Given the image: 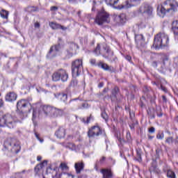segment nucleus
Returning a JSON list of instances; mask_svg holds the SVG:
<instances>
[{"label": "nucleus", "instance_id": "f257e3e1", "mask_svg": "<svg viewBox=\"0 0 178 178\" xmlns=\"http://www.w3.org/2000/svg\"><path fill=\"white\" fill-rule=\"evenodd\" d=\"M178 11V1L176 0H165L161 7L157 8V15L160 17H165L166 13L173 15Z\"/></svg>", "mask_w": 178, "mask_h": 178}, {"label": "nucleus", "instance_id": "f03ea898", "mask_svg": "<svg viewBox=\"0 0 178 178\" xmlns=\"http://www.w3.org/2000/svg\"><path fill=\"white\" fill-rule=\"evenodd\" d=\"M169 45V35L165 32H160L154 36L153 47L156 49L165 48Z\"/></svg>", "mask_w": 178, "mask_h": 178}, {"label": "nucleus", "instance_id": "7ed1b4c3", "mask_svg": "<svg viewBox=\"0 0 178 178\" xmlns=\"http://www.w3.org/2000/svg\"><path fill=\"white\" fill-rule=\"evenodd\" d=\"M94 52L96 56H99V55H102L103 58H105L106 59H109L110 60H115V58H113V51H112V50H111V48H109V47H108L106 44H103L102 50L99 44H97Z\"/></svg>", "mask_w": 178, "mask_h": 178}, {"label": "nucleus", "instance_id": "20e7f679", "mask_svg": "<svg viewBox=\"0 0 178 178\" xmlns=\"http://www.w3.org/2000/svg\"><path fill=\"white\" fill-rule=\"evenodd\" d=\"M42 109L46 116L53 119H56V118H60L63 115V110L52 106L44 105L42 107Z\"/></svg>", "mask_w": 178, "mask_h": 178}, {"label": "nucleus", "instance_id": "39448f33", "mask_svg": "<svg viewBox=\"0 0 178 178\" xmlns=\"http://www.w3.org/2000/svg\"><path fill=\"white\" fill-rule=\"evenodd\" d=\"M17 120L10 114H5L0 117V127H8V129H15Z\"/></svg>", "mask_w": 178, "mask_h": 178}, {"label": "nucleus", "instance_id": "423d86ee", "mask_svg": "<svg viewBox=\"0 0 178 178\" xmlns=\"http://www.w3.org/2000/svg\"><path fill=\"white\" fill-rule=\"evenodd\" d=\"M4 148L8 149V151H12L13 152H16V154H17L19 149H20V145L16 139L10 138L4 143Z\"/></svg>", "mask_w": 178, "mask_h": 178}, {"label": "nucleus", "instance_id": "0eeeda50", "mask_svg": "<svg viewBox=\"0 0 178 178\" xmlns=\"http://www.w3.org/2000/svg\"><path fill=\"white\" fill-rule=\"evenodd\" d=\"M95 22L99 26H102L105 23H111V17L108 13L102 10L97 13Z\"/></svg>", "mask_w": 178, "mask_h": 178}, {"label": "nucleus", "instance_id": "6e6552de", "mask_svg": "<svg viewBox=\"0 0 178 178\" xmlns=\"http://www.w3.org/2000/svg\"><path fill=\"white\" fill-rule=\"evenodd\" d=\"M83 70V59H76L72 63V73L73 77L80 76Z\"/></svg>", "mask_w": 178, "mask_h": 178}, {"label": "nucleus", "instance_id": "1a4fd4ad", "mask_svg": "<svg viewBox=\"0 0 178 178\" xmlns=\"http://www.w3.org/2000/svg\"><path fill=\"white\" fill-rule=\"evenodd\" d=\"M67 79H69V74L63 69H60L52 74L53 81H59L61 79L62 81L65 82L67 81Z\"/></svg>", "mask_w": 178, "mask_h": 178}, {"label": "nucleus", "instance_id": "9d476101", "mask_svg": "<svg viewBox=\"0 0 178 178\" xmlns=\"http://www.w3.org/2000/svg\"><path fill=\"white\" fill-rule=\"evenodd\" d=\"M168 60H169L168 56H166V54H161L160 56V60L159 62L153 61L152 65L153 67H159L161 70H165V69H166V63Z\"/></svg>", "mask_w": 178, "mask_h": 178}, {"label": "nucleus", "instance_id": "9b49d317", "mask_svg": "<svg viewBox=\"0 0 178 178\" xmlns=\"http://www.w3.org/2000/svg\"><path fill=\"white\" fill-rule=\"evenodd\" d=\"M26 106H31V104L29 102V101L26 99H21L17 102V111L19 113V115L21 116V119H24L23 117V109L26 108Z\"/></svg>", "mask_w": 178, "mask_h": 178}, {"label": "nucleus", "instance_id": "f8f14e48", "mask_svg": "<svg viewBox=\"0 0 178 178\" xmlns=\"http://www.w3.org/2000/svg\"><path fill=\"white\" fill-rule=\"evenodd\" d=\"M102 134V129L98 126L92 127L88 131V136L90 138H93L94 137H98Z\"/></svg>", "mask_w": 178, "mask_h": 178}, {"label": "nucleus", "instance_id": "ddd939ff", "mask_svg": "<svg viewBox=\"0 0 178 178\" xmlns=\"http://www.w3.org/2000/svg\"><path fill=\"white\" fill-rule=\"evenodd\" d=\"M141 3V0H126L122 4L120 9H129L132 6H137Z\"/></svg>", "mask_w": 178, "mask_h": 178}, {"label": "nucleus", "instance_id": "4468645a", "mask_svg": "<svg viewBox=\"0 0 178 178\" xmlns=\"http://www.w3.org/2000/svg\"><path fill=\"white\" fill-rule=\"evenodd\" d=\"M59 51H60V44H58L57 45L52 46L50 48L49 53L47 54V56L49 59L52 58H55L59 54Z\"/></svg>", "mask_w": 178, "mask_h": 178}, {"label": "nucleus", "instance_id": "2eb2a0df", "mask_svg": "<svg viewBox=\"0 0 178 178\" xmlns=\"http://www.w3.org/2000/svg\"><path fill=\"white\" fill-rule=\"evenodd\" d=\"M76 49H79V45L76 43H70L69 44V49H67L66 58L70 59L74 54H76Z\"/></svg>", "mask_w": 178, "mask_h": 178}, {"label": "nucleus", "instance_id": "dca6fc26", "mask_svg": "<svg viewBox=\"0 0 178 178\" xmlns=\"http://www.w3.org/2000/svg\"><path fill=\"white\" fill-rule=\"evenodd\" d=\"M153 10L154 8L149 4H143L140 6L139 9L140 13H145V15H148L149 17H151L152 16Z\"/></svg>", "mask_w": 178, "mask_h": 178}, {"label": "nucleus", "instance_id": "f3484780", "mask_svg": "<svg viewBox=\"0 0 178 178\" xmlns=\"http://www.w3.org/2000/svg\"><path fill=\"white\" fill-rule=\"evenodd\" d=\"M47 165H48V161L47 160H44L42 161V163L38 164L35 167V175H40V173H41V171L42 170V168H45Z\"/></svg>", "mask_w": 178, "mask_h": 178}, {"label": "nucleus", "instance_id": "a211bd4d", "mask_svg": "<svg viewBox=\"0 0 178 178\" xmlns=\"http://www.w3.org/2000/svg\"><path fill=\"white\" fill-rule=\"evenodd\" d=\"M17 99V95L13 92H10L6 94L5 97V99L7 102H13V101H16Z\"/></svg>", "mask_w": 178, "mask_h": 178}, {"label": "nucleus", "instance_id": "6ab92c4d", "mask_svg": "<svg viewBox=\"0 0 178 178\" xmlns=\"http://www.w3.org/2000/svg\"><path fill=\"white\" fill-rule=\"evenodd\" d=\"M115 20L118 24H124L127 20L126 14L122 13L119 15H116L115 17Z\"/></svg>", "mask_w": 178, "mask_h": 178}, {"label": "nucleus", "instance_id": "aec40b11", "mask_svg": "<svg viewBox=\"0 0 178 178\" xmlns=\"http://www.w3.org/2000/svg\"><path fill=\"white\" fill-rule=\"evenodd\" d=\"M135 41L138 45H140V47H144L145 45V38H144V35H136L135 36Z\"/></svg>", "mask_w": 178, "mask_h": 178}, {"label": "nucleus", "instance_id": "412c9836", "mask_svg": "<svg viewBox=\"0 0 178 178\" xmlns=\"http://www.w3.org/2000/svg\"><path fill=\"white\" fill-rule=\"evenodd\" d=\"M49 26L53 30H58V29H61V30H63V31L67 30V27L63 26L56 22H50Z\"/></svg>", "mask_w": 178, "mask_h": 178}, {"label": "nucleus", "instance_id": "4be33fe9", "mask_svg": "<svg viewBox=\"0 0 178 178\" xmlns=\"http://www.w3.org/2000/svg\"><path fill=\"white\" fill-rule=\"evenodd\" d=\"M149 172L150 173H156V175H159L161 173V170L158 168V166L156 165V162H153L152 163V165L149 168Z\"/></svg>", "mask_w": 178, "mask_h": 178}, {"label": "nucleus", "instance_id": "5701e85b", "mask_svg": "<svg viewBox=\"0 0 178 178\" xmlns=\"http://www.w3.org/2000/svg\"><path fill=\"white\" fill-rule=\"evenodd\" d=\"M74 168L77 174L81 173V170H84V163L83 161L76 163Z\"/></svg>", "mask_w": 178, "mask_h": 178}, {"label": "nucleus", "instance_id": "b1692460", "mask_svg": "<svg viewBox=\"0 0 178 178\" xmlns=\"http://www.w3.org/2000/svg\"><path fill=\"white\" fill-rule=\"evenodd\" d=\"M118 94H119V88H118V86H115L113 90H112V95H111V98L113 101H118L120 102V100H119L118 99V97L116 95H118Z\"/></svg>", "mask_w": 178, "mask_h": 178}, {"label": "nucleus", "instance_id": "393cba45", "mask_svg": "<svg viewBox=\"0 0 178 178\" xmlns=\"http://www.w3.org/2000/svg\"><path fill=\"white\" fill-rule=\"evenodd\" d=\"M55 134L58 138H63L65 137V130L64 128L60 127L56 131Z\"/></svg>", "mask_w": 178, "mask_h": 178}, {"label": "nucleus", "instance_id": "a878e982", "mask_svg": "<svg viewBox=\"0 0 178 178\" xmlns=\"http://www.w3.org/2000/svg\"><path fill=\"white\" fill-rule=\"evenodd\" d=\"M56 98L60 99L63 102H66L67 101V95L65 93H58L55 95Z\"/></svg>", "mask_w": 178, "mask_h": 178}, {"label": "nucleus", "instance_id": "bb28decb", "mask_svg": "<svg viewBox=\"0 0 178 178\" xmlns=\"http://www.w3.org/2000/svg\"><path fill=\"white\" fill-rule=\"evenodd\" d=\"M98 67H101L103 70H111V67L106 63H103L102 62H99L97 63Z\"/></svg>", "mask_w": 178, "mask_h": 178}, {"label": "nucleus", "instance_id": "cd10ccee", "mask_svg": "<svg viewBox=\"0 0 178 178\" xmlns=\"http://www.w3.org/2000/svg\"><path fill=\"white\" fill-rule=\"evenodd\" d=\"M167 173V177L168 178H176V174L172 170H163Z\"/></svg>", "mask_w": 178, "mask_h": 178}, {"label": "nucleus", "instance_id": "c85d7f7f", "mask_svg": "<svg viewBox=\"0 0 178 178\" xmlns=\"http://www.w3.org/2000/svg\"><path fill=\"white\" fill-rule=\"evenodd\" d=\"M26 12H29V13H33L34 12H38V8L35 6H29L26 9Z\"/></svg>", "mask_w": 178, "mask_h": 178}, {"label": "nucleus", "instance_id": "c756f323", "mask_svg": "<svg viewBox=\"0 0 178 178\" xmlns=\"http://www.w3.org/2000/svg\"><path fill=\"white\" fill-rule=\"evenodd\" d=\"M69 177L74 178V175L70 174V173H66V172L61 173L60 175V178H69Z\"/></svg>", "mask_w": 178, "mask_h": 178}, {"label": "nucleus", "instance_id": "7c9ffc66", "mask_svg": "<svg viewBox=\"0 0 178 178\" xmlns=\"http://www.w3.org/2000/svg\"><path fill=\"white\" fill-rule=\"evenodd\" d=\"M1 17L3 19H8V16L9 15V13L5 10H2L0 13Z\"/></svg>", "mask_w": 178, "mask_h": 178}, {"label": "nucleus", "instance_id": "2f4dec72", "mask_svg": "<svg viewBox=\"0 0 178 178\" xmlns=\"http://www.w3.org/2000/svg\"><path fill=\"white\" fill-rule=\"evenodd\" d=\"M119 0H105L106 3L110 5L111 6H113V5H116Z\"/></svg>", "mask_w": 178, "mask_h": 178}, {"label": "nucleus", "instance_id": "473e14b6", "mask_svg": "<svg viewBox=\"0 0 178 178\" xmlns=\"http://www.w3.org/2000/svg\"><path fill=\"white\" fill-rule=\"evenodd\" d=\"M156 112L159 118H162L163 113H162V108H161V107H157L156 108Z\"/></svg>", "mask_w": 178, "mask_h": 178}, {"label": "nucleus", "instance_id": "72a5a7b5", "mask_svg": "<svg viewBox=\"0 0 178 178\" xmlns=\"http://www.w3.org/2000/svg\"><path fill=\"white\" fill-rule=\"evenodd\" d=\"M102 118H103L106 122H108V119H109V116L106 111L102 113Z\"/></svg>", "mask_w": 178, "mask_h": 178}, {"label": "nucleus", "instance_id": "f704fd0d", "mask_svg": "<svg viewBox=\"0 0 178 178\" xmlns=\"http://www.w3.org/2000/svg\"><path fill=\"white\" fill-rule=\"evenodd\" d=\"M67 147L70 148V149H72V151L76 149V145L72 143H68Z\"/></svg>", "mask_w": 178, "mask_h": 178}, {"label": "nucleus", "instance_id": "c9c22d12", "mask_svg": "<svg viewBox=\"0 0 178 178\" xmlns=\"http://www.w3.org/2000/svg\"><path fill=\"white\" fill-rule=\"evenodd\" d=\"M165 143H167V144H173V137L172 136H170V137H168L165 140Z\"/></svg>", "mask_w": 178, "mask_h": 178}, {"label": "nucleus", "instance_id": "e433bc0d", "mask_svg": "<svg viewBox=\"0 0 178 178\" xmlns=\"http://www.w3.org/2000/svg\"><path fill=\"white\" fill-rule=\"evenodd\" d=\"M163 137H165V134H163V132L162 133L159 132L156 135V138H158V140H163Z\"/></svg>", "mask_w": 178, "mask_h": 178}, {"label": "nucleus", "instance_id": "4c0bfd02", "mask_svg": "<svg viewBox=\"0 0 178 178\" xmlns=\"http://www.w3.org/2000/svg\"><path fill=\"white\" fill-rule=\"evenodd\" d=\"M97 60L94 58H92L90 60V63L92 65V66H98V64H97Z\"/></svg>", "mask_w": 178, "mask_h": 178}, {"label": "nucleus", "instance_id": "58836bf2", "mask_svg": "<svg viewBox=\"0 0 178 178\" xmlns=\"http://www.w3.org/2000/svg\"><path fill=\"white\" fill-rule=\"evenodd\" d=\"M60 168L63 169V170H65V169H67V165H66V163H61L60 165Z\"/></svg>", "mask_w": 178, "mask_h": 178}, {"label": "nucleus", "instance_id": "ea45409f", "mask_svg": "<svg viewBox=\"0 0 178 178\" xmlns=\"http://www.w3.org/2000/svg\"><path fill=\"white\" fill-rule=\"evenodd\" d=\"M35 136L37 140H38L41 143H44V139H40V134H38L37 132H35Z\"/></svg>", "mask_w": 178, "mask_h": 178}, {"label": "nucleus", "instance_id": "a19ab883", "mask_svg": "<svg viewBox=\"0 0 178 178\" xmlns=\"http://www.w3.org/2000/svg\"><path fill=\"white\" fill-rule=\"evenodd\" d=\"M91 119H92V115H90V117L87 118L86 121L85 119H83V122H84V123L88 124V123H90V120H91Z\"/></svg>", "mask_w": 178, "mask_h": 178}, {"label": "nucleus", "instance_id": "79ce46f5", "mask_svg": "<svg viewBox=\"0 0 178 178\" xmlns=\"http://www.w3.org/2000/svg\"><path fill=\"white\" fill-rule=\"evenodd\" d=\"M137 156H138V162H141V152L137 151Z\"/></svg>", "mask_w": 178, "mask_h": 178}, {"label": "nucleus", "instance_id": "37998d69", "mask_svg": "<svg viewBox=\"0 0 178 178\" xmlns=\"http://www.w3.org/2000/svg\"><path fill=\"white\" fill-rule=\"evenodd\" d=\"M76 85H77V80H73V81H72L71 83H70V86H71L72 87H74V86H76Z\"/></svg>", "mask_w": 178, "mask_h": 178}, {"label": "nucleus", "instance_id": "c03bdc74", "mask_svg": "<svg viewBox=\"0 0 178 178\" xmlns=\"http://www.w3.org/2000/svg\"><path fill=\"white\" fill-rule=\"evenodd\" d=\"M149 133H150V134H154V133H155V128L154 127H150L149 129Z\"/></svg>", "mask_w": 178, "mask_h": 178}, {"label": "nucleus", "instance_id": "a18cd8bd", "mask_svg": "<svg viewBox=\"0 0 178 178\" xmlns=\"http://www.w3.org/2000/svg\"><path fill=\"white\" fill-rule=\"evenodd\" d=\"M34 26H35V29H40V22H35L34 24Z\"/></svg>", "mask_w": 178, "mask_h": 178}, {"label": "nucleus", "instance_id": "49530a36", "mask_svg": "<svg viewBox=\"0 0 178 178\" xmlns=\"http://www.w3.org/2000/svg\"><path fill=\"white\" fill-rule=\"evenodd\" d=\"M125 59H127V60H128L129 62H131V56H126Z\"/></svg>", "mask_w": 178, "mask_h": 178}, {"label": "nucleus", "instance_id": "de8ad7c7", "mask_svg": "<svg viewBox=\"0 0 178 178\" xmlns=\"http://www.w3.org/2000/svg\"><path fill=\"white\" fill-rule=\"evenodd\" d=\"M51 10L56 11V10H58V7H56V6H51Z\"/></svg>", "mask_w": 178, "mask_h": 178}, {"label": "nucleus", "instance_id": "09e8293b", "mask_svg": "<svg viewBox=\"0 0 178 178\" xmlns=\"http://www.w3.org/2000/svg\"><path fill=\"white\" fill-rule=\"evenodd\" d=\"M2 106H3V100L0 99V108H2Z\"/></svg>", "mask_w": 178, "mask_h": 178}, {"label": "nucleus", "instance_id": "8fccbe9b", "mask_svg": "<svg viewBox=\"0 0 178 178\" xmlns=\"http://www.w3.org/2000/svg\"><path fill=\"white\" fill-rule=\"evenodd\" d=\"M162 99H163V102H167L168 99H166V96L163 95Z\"/></svg>", "mask_w": 178, "mask_h": 178}, {"label": "nucleus", "instance_id": "3c124183", "mask_svg": "<svg viewBox=\"0 0 178 178\" xmlns=\"http://www.w3.org/2000/svg\"><path fill=\"white\" fill-rule=\"evenodd\" d=\"M36 113L35 111H33V118H32V120L34 121V119L36 118Z\"/></svg>", "mask_w": 178, "mask_h": 178}, {"label": "nucleus", "instance_id": "603ef678", "mask_svg": "<svg viewBox=\"0 0 178 178\" xmlns=\"http://www.w3.org/2000/svg\"><path fill=\"white\" fill-rule=\"evenodd\" d=\"M127 138L128 140H130V138H131L130 132L127 133Z\"/></svg>", "mask_w": 178, "mask_h": 178}, {"label": "nucleus", "instance_id": "864d4df0", "mask_svg": "<svg viewBox=\"0 0 178 178\" xmlns=\"http://www.w3.org/2000/svg\"><path fill=\"white\" fill-rule=\"evenodd\" d=\"M98 87H99V88L104 87V83L102 82V83H99Z\"/></svg>", "mask_w": 178, "mask_h": 178}, {"label": "nucleus", "instance_id": "5fc2aeb1", "mask_svg": "<svg viewBox=\"0 0 178 178\" xmlns=\"http://www.w3.org/2000/svg\"><path fill=\"white\" fill-rule=\"evenodd\" d=\"M70 3H74L77 0H67Z\"/></svg>", "mask_w": 178, "mask_h": 178}, {"label": "nucleus", "instance_id": "6e6d98bb", "mask_svg": "<svg viewBox=\"0 0 178 178\" xmlns=\"http://www.w3.org/2000/svg\"><path fill=\"white\" fill-rule=\"evenodd\" d=\"M41 159H42V157H41V156H38L37 157V161H41Z\"/></svg>", "mask_w": 178, "mask_h": 178}, {"label": "nucleus", "instance_id": "4d7b16f0", "mask_svg": "<svg viewBox=\"0 0 178 178\" xmlns=\"http://www.w3.org/2000/svg\"><path fill=\"white\" fill-rule=\"evenodd\" d=\"M87 106H88V104H82V108H87Z\"/></svg>", "mask_w": 178, "mask_h": 178}, {"label": "nucleus", "instance_id": "13d9d810", "mask_svg": "<svg viewBox=\"0 0 178 178\" xmlns=\"http://www.w3.org/2000/svg\"><path fill=\"white\" fill-rule=\"evenodd\" d=\"M129 127L131 130H134V125L132 124V125H129Z\"/></svg>", "mask_w": 178, "mask_h": 178}, {"label": "nucleus", "instance_id": "bf43d9fd", "mask_svg": "<svg viewBox=\"0 0 178 178\" xmlns=\"http://www.w3.org/2000/svg\"><path fill=\"white\" fill-rule=\"evenodd\" d=\"M106 158L105 156H103L101 159H100V162H103L104 161H105Z\"/></svg>", "mask_w": 178, "mask_h": 178}, {"label": "nucleus", "instance_id": "052dcab7", "mask_svg": "<svg viewBox=\"0 0 178 178\" xmlns=\"http://www.w3.org/2000/svg\"><path fill=\"white\" fill-rule=\"evenodd\" d=\"M161 89L163 90V91H166V88H163V86H161Z\"/></svg>", "mask_w": 178, "mask_h": 178}, {"label": "nucleus", "instance_id": "680f3d73", "mask_svg": "<svg viewBox=\"0 0 178 178\" xmlns=\"http://www.w3.org/2000/svg\"><path fill=\"white\" fill-rule=\"evenodd\" d=\"M118 141H119L120 143H122V138H118Z\"/></svg>", "mask_w": 178, "mask_h": 178}, {"label": "nucleus", "instance_id": "e2e57ef3", "mask_svg": "<svg viewBox=\"0 0 178 178\" xmlns=\"http://www.w3.org/2000/svg\"><path fill=\"white\" fill-rule=\"evenodd\" d=\"M76 99H71V100L70 101V102H72V101H76Z\"/></svg>", "mask_w": 178, "mask_h": 178}, {"label": "nucleus", "instance_id": "0e129e2a", "mask_svg": "<svg viewBox=\"0 0 178 178\" xmlns=\"http://www.w3.org/2000/svg\"><path fill=\"white\" fill-rule=\"evenodd\" d=\"M149 140H152V138H154V137L149 136Z\"/></svg>", "mask_w": 178, "mask_h": 178}, {"label": "nucleus", "instance_id": "69168bd1", "mask_svg": "<svg viewBox=\"0 0 178 178\" xmlns=\"http://www.w3.org/2000/svg\"><path fill=\"white\" fill-rule=\"evenodd\" d=\"M176 142L178 143V136L176 137Z\"/></svg>", "mask_w": 178, "mask_h": 178}, {"label": "nucleus", "instance_id": "338daca9", "mask_svg": "<svg viewBox=\"0 0 178 178\" xmlns=\"http://www.w3.org/2000/svg\"><path fill=\"white\" fill-rule=\"evenodd\" d=\"M24 172H26V170H22V173H24Z\"/></svg>", "mask_w": 178, "mask_h": 178}, {"label": "nucleus", "instance_id": "774afa93", "mask_svg": "<svg viewBox=\"0 0 178 178\" xmlns=\"http://www.w3.org/2000/svg\"><path fill=\"white\" fill-rule=\"evenodd\" d=\"M78 178H81V177H78Z\"/></svg>", "mask_w": 178, "mask_h": 178}]
</instances>
